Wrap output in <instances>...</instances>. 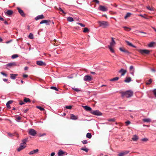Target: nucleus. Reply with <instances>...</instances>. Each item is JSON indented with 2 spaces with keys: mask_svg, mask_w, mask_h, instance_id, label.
Wrapping results in <instances>:
<instances>
[{
  "mask_svg": "<svg viewBox=\"0 0 156 156\" xmlns=\"http://www.w3.org/2000/svg\"><path fill=\"white\" fill-rule=\"evenodd\" d=\"M121 94L122 97H126L127 98H129L133 95V92L131 90H128L125 92H122Z\"/></svg>",
  "mask_w": 156,
  "mask_h": 156,
  "instance_id": "1",
  "label": "nucleus"
},
{
  "mask_svg": "<svg viewBox=\"0 0 156 156\" xmlns=\"http://www.w3.org/2000/svg\"><path fill=\"white\" fill-rule=\"evenodd\" d=\"M115 44V42L114 40V38H112V41L110 43V44L108 46V48L110 51L112 53H114V51L113 48V47L114 46Z\"/></svg>",
  "mask_w": 156,
  "mask_h": 156,
  "instance_id": "2",
  "label": "nucleus"
},
{
  "mask_svg": "<svg viewBox=\"0 0 156 156\" xmlns=\"http://www.w3.org/2000/svg\"><path fill=\"white\" fill-rule=\"evenodd\" d=\"M98 23L100 24V26L104 28L106 27L108 25V24L107 22L105 21H99Z\"/></svg>",
  "mask_w": 156,
  "mask_h": 156,
  "instance_id": "3",
  "label": "nucleus"
},
{
  "mask_svg": "<svg viewBox=\"0 0 156 156\" xmlns=\"http://www.w3.org/2000/svg\"><path fill=\"white\" fill-rule=\"evenodd\" d=\"M90 112L93 115L98 116H100L102 115V113L101 112L97 110L95 111L92 110Z\"/></svg>",
  "mask_w": 156,
  "mask_h": 156,
  "instance_id": "4",
  "label": "nucleus"
},
{
  "mask_svg": "<svg viewBox=\"0 0 156 156\" xmlns=\"http://www.w3.org/2000/svg\"><path fill=\"white\" fill-rule=\"evenodd\" d=\"M137 51L142 54H148L150 52V51L149 50L146 49H139Z\"/></svg>",
  "mask_w": 156,
  "mask_h": 156,
  "instance_id": "5",
  "label": "nucleus"
},
{
  "mask_svg": "<svg viewBox=\"0 0 156 156\" xmlns=\"http://www.w3.org/2000/svg\"><path fill=\"white\" fill-rule=\"evenodd\" d=\"M98 9L101 11L103 12H105L108 10V8L107 7L101 5L99 6Z\"/></svg>",
  "mask_w": 156,
  "mask_h": 156,
  "instance_id": "6",
  "label": "nucleus"
},
{
  "mask_svg": "<svg viewBox=\"0 0 156 156\" xmlns=\"http://www.w3.org/2000/svg\"><path fill=\"white\" fill-rule=\"evenodd\" d=\"M29 133L30 135L34 136L37 133L36 131L33 129H30L29 131Z\"/></svg>",
  "mask_w": 156,
  "mask_h": 156,
  "instance_id": "7",
  "label": "nucleus"
},
{
  "mask_svg": "<svg viewBox=\"0 0 156 156\" xmlns=\"http://www.w3.org/2000/svg\"><path fill=\"white\" fill-rule=\"evenodd\" d=\"M67 153L66 152L62 150H59L58 153V156H62L63 155H67Z\"/></svg>",
  "mask_w": 156,
  "mask_h": 156,
  "instance_id": "8",
  "label": "nucleus"
},
{
  "mask_svg": "<svg viewBox=\"0 0 156 156\" xmlns=\"http://www.w3.org/2000/svg\"><path fill=\"white\" fill-rule=\"evenodd\" d=\"M129 71L130 72V73L132 75V76H134V73L135 72V69L134 68V67L132 66H130L129 68Z\"/></svg>",
  "mask_w": 156,
  "mask_h": 156,
  "instance_id": "9",
  "label": "nucleus"
},
{
  "mask_svg": "<svg viewBox=\"0 0 156 156\" xmlns=\"http://www.w3.org/2000/svg\"><path fill=\"white\" fill-rule=\"evenodd\" d=\"M83 80L84 81H90L92 80V78L91 76L87 75L84 76Z\"/></svg>",
  "mask_w": 156,
  "mask_h": 156,
  "instance_id": "10",
  "label": "nucleus"
},
{
  "mask_svg": "<svg viewBox=\"0 0 156 156\" xmlns=\"http://www.w3.org/2000/svg\"><path fill=\"white\" fill-rule=\"evenodd\" d=\"M119 49L121 51L124 52L127 55H129L130 53V52H129L128 50H126L123 48L120 47L119 48Z\"/></svg>",
  "mask_w": 156,
  "mask_h": 156,
  "instance_id": "11",
  "label": "nucleus"
},
{
  "mask_svg": "<svg viewBox=\"0 0 156 156\" xmlns=\"http://www.w3.org/2000/svg\"><path fill=\"white\" fill-rule=\"evenodd\" d=\"M17 9L18 10L19 12L20 13L22 16L23 17L25 16V14H24L23 10H22L19 7L17 8Z\"/></svg>",
  "mask_w": 156,
  "mask_h": 156,
  "instance_id": "12",
  "label": "nucleus"
},
{
  "mask_svg": "<svg viewBox=\"0 0 156 156\" xmlns=\"http://www.w3.org/2000/svg\"><path fill=\"white\" fill-rule=\"evenodd\" d=\"M39 151V150L38 149H36L34 150L33 151H30L29 153V154L30 155H32L34 154H35L38 153Z\"/></svg>",
  "mask_w": 156,
  "mask_h": 156,
  "instance_id": "13",
  "label": "nucleus"
},
{
  "mask_svg": "<svg viewBox=\"0 0 156 156\" xmlns=\"http://www.w3.org/2000/svg\"><path fill=\"white\" fill-rule=\"evenodd\" d=\"M26 147V146H24L23 145H22V144H20V146L17 149V151H20L21 150H23Z\"/></svg>",
  "mask_w": 156,
  "mask_h": 156,
  "instance_id": "14",
  "label": "nucleus"
},
{
  "mask_svg": "<svg viewBox=\"0 0 156 156\" xmlns=\"http://www.w3.org/2000/svg\"><path fill=\"white\" fill-rule=\"evenodd\" d=\"M82 106L87 111H91V112L92 111V108L89 106Z\"/></svg>",
  "mask_w": 156,
  "mask_h": 156,
  "instance_id": "15",
  "label": "nucleus"
},
{
  "mask_svg": "<svg viewBox=\"0 0 156 156\" xmlns=\"http://www.w3.org/2000/svg\"><path fill=\"white\" fill-rule=\"evenodd\" d=\"M78 116H75L73 114H71L70 115V119H71L76 120L77 119Z\"/></svg>",
  "mask_w": 156,
  "mask_h": 156,
  "instance_id": "16",
  "label": "nucleus"
},
{
  "mask_svg": "<svg viewBox=\"0 0 156 156\" xmlns=\"http://www.w3.org/2000/svg\"><path fill=\"white\" fill-rule=\"evenodd\" d=\"M119 72L121 73V76H123L125 74L126 72V70H125L122 69L119 71Z\"/></svg>",
  "mask_w": 156,
  "mask_h": 156,
  "instance_id": "17",
  "label": "nucleus"
},
{
  "mask_svg": "<svg viewBox=\"0 0 156 156\" xmlns=\"http://www.w3.org/2000/svg\"><path fill=\"white\" fill-rule=\"evenodd\" d=\"M44 17V16L43 15H39L36 17L35 19L37 20L39 19H43Z\"/></svg>",
  "mask_w": 156,
  "mask_h": 156,
  "instance_id": "18",
  "label": "nucleus"
},
{
  "mask_svg": "<svg viewBox=\"0 0 156 156\" xmlns=\"http://www.w3.org/2000/svg\"><path fill=\"white\" fill-rule=\"evenodd\" d=\"M37 64L39 66H43L45 65V63L42 61H37L36 62Z\"/></svg>",
  "mask_w": 156,
  "mask_h": 156,
  "instance_id": "19",
  "label": "nucleus"
},
{
  "mask_svg": "<svg viewBox=\"0 0 156 156\" xmlns=\"http://www.w3.org/2000/svg\"><path fill=\"white\" fill-rule=\"evenodd\" d=\"M138 139L139 138L138 136L136 135H135L133 136V137L132 138V140L134 141H137Z\"/></svg>",
  "mask_w": 156,
  "mask_h": 156,
  "instance_id": "20",
  "label": "nucleus"
},
{
  "mask_svg": "<svg viewBox=\"0 0 156 156\" xmlns=\"http://www.w3.org/2000/svg\"><path fill=\"white\" fill-rule=\"evenodd\" d=\"M12 13L13 11L11 10H8L5 13V14L6 15H8V16L11 15L12 14Z\"/></svg>",
  "mask_w": 156,
  "mask_h": 156,
  "instance_id": "21",
  "label": "nucleus"
},
{
  "mask_svg": "<svg viewBox=\"0 0 156 156\" xmlns=\"http://www.w3.org/2000/svg\"><path fill=\"white\" fill-rule=\"evenodd\" d=\"M142 120L144 122H150L151 121V119L150 118L144 119Z\"/></svg>",
  "mask_w": 156,
  "mask_h": 156,
  "instance_id": "22",
  "label": "nucleus"
},
{
  "mask_svg": "<svg viewBox=\"0 0 156 156\" xmlns=\"http://www.w3.org/2000/svg\"><path fill=\"white\" fill-rule=\"evenodd\" d=\"M126 42L127 43V44L129 46L132 47L134 48H136V46L133 45L131 43L128 41H126Z\"/></svg>",
  "mask_w": 156,
  "mask_h": 156,
  "instance_id": "23",
  "label": "nucleus"
},
{
  "mask_svg": "<svg viewBox=\"0 0 156 156\" xmlns=\"http://www.w3.org/2000/svg\"><path fill=\"white\" fill-rule=\"evenodd\" d=\"M131 78L130 77H126L124 80L126 83H129L131 81Z\"/></svg>",
  "mask_w": 156,
  "mask_h": 156,
  "instance_id": "24",
  "label": "nucleus"
},
{
  "mask_svg": "<svg viewBox=\"0 0 156 156\" xmlns=\"http://www.w3.org/2000/svg\"><path fill=\"white\" fill-rule=\"evenodd\" d=\"M17 75V74H10V77L12 79L15 80L16 78V76Z\"/></svg>",
  "mask_w": 156,
  "mask_h": 156,
  "instance_id": "25",
  "label": "nucleus"
},
{
  "mask_svg": "<svg viewBox=\"0 0 156 156\" xmlns=\"http://www.w3.org/2000/svg\"><path fill=\"white\" fill-rule=\"evenodd\" d=\"M146 8L148 10L151 11H154V10L153 8L151 7L150 6H147L146 7Z\"/></svg>",
  "mask_w": 156,
  "mask_h": 156,
  "instance_id": "26",
  "label": "nucleus"
},
{
  "mask_svg": "<svg viewBox=\"0 0 156 156\" xmlns=\"http://www.w3.org/2000/svg\"><path fill=\"white\" fill-rule=\"evenodd\" d=\"M67 20L69 22H73L74 21L73 18L71 17H69L67 18Z\"/></svg>",
  "mask_w": 156,
  "mask_h": 156,
  "instance_id": "27",
  "label": "nucleus"
},
{
  "mask_svg": "<svg viewBox=\"0 0 156 156\" xmlns=\"http://www.w3.org/2000/svg\"><path fill=\"white\" fill-rule=\"evenodd\" d=\"M92 136L91 135V133H88L87 134L86 137L87 138L90 139L91 137Z\"/></svg>",
  "mask_w": 156,
  "mask_h": 156,
  "instance_id": "28",
  "label": "nucleus"
},
{
  "mask_svg": "<svg viewBox=\"0 0 156 156\" xmlns=\"http://www.w3.org/2000/svg\"><path fill=\"white\" fill-rule=\"evenodd\" d=\"M72 88L73 90H74L77 92L81 91V90L80 89H79V88Z\"/></svg>",
  "mask_w": 156,
  "mask_h": 156,
  "instance_id": "29",
  "label": "nucleus"
},
{
  "mask_svg": "<svg viewBox=\"0 0 156 156\" xmlns=\"http://www.w3.org/2000/svg\"><path fill=\"white\" fill-rule=\"evenodd\" d=\"M24 101L25 102L29 103L30 102V100L28 98H25L24 99Z\"/></svg>",
  "mask_w": 156,
  "mask_h": 156,
  "instance_id": "30",
  "label": "nucleus"
},
{
  "mask_svg": "<svg viewBox=\"0 0 156 156\" xmlns=\"http://www.w3.org/2000/svg\"><path fill=\"white\" fill-rule=\"evenodd\" d=\"M154 42H151L148 44V46L149 47H152L154 45Z\"/></svg>",
  "mask_w": 156,
  "mask_h": 156,
  "instance_id": "31",
  "label": "nucleus"
},
{
  "mask_svg": "<svg viewBox=\"0 0 156 156\" xmlns=\"http://www.w3.org/2000/svg\"><path fill=\"white\" fill-rule=\"evenodd\" d=\"M18 57V55L17 54H14L12 56L11 58L12 59Z\"/></svg>",
  "mask_w": 156,
  "mask_h": 156,
  "instance_id": "32",
  "label": "nucleus"
},
{
  "mask_svg": "<svg viewBox=\"0 0 156 156\" xmlns=\"http://www.w3.org/2000/svg\"><path fill=\"white\" fill-rule=\"evenodd\" d=\"M123 28L125 30L127 31H129L131 30V28L126 27H124Z\"/></svg>",
  "mask_w": 156,
  "mask_h": 156,
  "instance_id": "33",
  "label": "nucleus"
},
{
  "mask_svg": "<svg viewBox=\"0 0 156 156\" xmlns=\"http://www.w3.org/2000/svg\"><path fill=\"white\" fill-rule=\"evenodd\" d=\"M131 14L130 13H129V12L127 13L126 14V15L125 16V18L126 19L127 17H129L130 16V15H131Z\"/></svg>",
  "mask_w": 156,
  "mask_h": 156,
  "instance_id": "34",
  "label": "nucleus"
},
{
  "mask_svg": "<svg viewBox=\"0 0 156 156\" xmlns=\"http://www.w3.org/2000/svg\"><path fill=\"white\" fill-rule=\"evenodd\" d=\"M119 79V77H115L113 78H112L110 80V81H116L118 80Z\"/></svg>",
  "mask_w": 156,
  "mask_h": 156,
  "instance_id": "35",
  "label": "nucleus"
},
{
  "mask_svg": "<svg viewBox=\"0 0 156 156\" xmlns=\"http://www.w3.org/2000/svg\"><path fill=\"white\" fill-rule=\"evenodd\" d=\"M15 62H12L8 64H7V66H11L13 65H15Z\"/></svg>",
  "mask_w": 156,
  "mask_h": 156,
  "instance_id": "36",
  "label": "nucleus"
},
{
  "mask_svg": "<svg viewBox=\"0 0 156 156\" xmlns=\"http://www.w3.org/2000/svg\"><path fill=\"white\" fill-rule=\"evenodd\" d=\"M28 37L30 39H33L34 38L33 34L31 33H30L28 36Z\"/></svg>",
  "mask_w": 156,
  "mask_h": 156,
  "instance_id": "37",
  "label": "nucleus"
},
{
  "mask_svg": "<svg viewBox=\"0 0 156 156\" xmlns=\"http://www.w3.org/2000/svg\"><path fill=\"white\" fill-rule=\"evenodd\" d=\"M27 140V139H24L22 141V143H21V144H22V145L25 144H26V142Z\"/></svg>",
  "mask_w": 156,
  "mask_h": 156,
  "instance_id": "38",
  "label": "nucleus"
},
{
  "mask_svg": "<svg viewBox=\"0 0 156 156\" xmlns=\"http://www.w3.org/2000/svg\"><path fill=\"white\" fill-rule=\"evenodd\" d=\"M48 22V21L47 20H44L41 21L40 22V24H42L44 23H47Z\"/></svg>",
  "mask_w": 156,
  "mask_h": 156,
  "instance_id": "39",
  "label": "nucleus"
},
{
  "mask_svg": "<svg viewBox=\"0 0 156 156\" xmlns=\"http://www.w3.org/2000/svg\"><path fill=\"white\" fill-rule=\"evenodd\" d=\"M36 107L37 108L39 109L41 111H43L44 110V108L41 107L39 106H37Z\"/></svg>",
  "mask_w": 156,
  "mask_h": 156,
  "instance_id": "40",
  "label": "nucleus"
},
{
  "mask_svg": "<svg viewBox=\"0 0 156 156\" xmlns=\"http://www.w3.org/2000/svg\"><path fill=\"white\" fill-rule=\"evenodd\" d=\"M81 150L87 152L88 151V149L87 148H82L81 149Z\"/></svg>",
  "mask_w": 156,
  "mask_h": 156,
  "instance_id": "41",
  "label": "nucleus"
},
{
  "mask_svg": "<svg viewBox=\"0 0 156 156\" xmlns=\"http://www.w3.org/2000/svg\"><path fill=\"white\" fill-rule=\"evenodd\" d=\"M50 88L56 91L58 90V89L55 87H51Z\"/></svg>",
  "mask_w": 156,
  "mask_h": 156,
  "instance_id": "42",
  "label": "nucleus"
},
{
  "mask_svg": "<svg viewBox=\"0 0 156 156\" xmlns=\"http://www.w3.org/2000/svg\"><path fill=\"white\" fill-rule=\"evenodd\" d=\"M83 31V32H84V33H86L87 32H88L89 29L87 28H86V27L84 28Z\"/></svg>",
  "mask_w": 156,
  "mask_h": 156,
  "instance_id": "43",
  "label": "nucleus"
},
{
  "mask_svg": "<svg viewBox=\"0 0 156 156\" xmlns=\"http://www.w3.org/2000/svg\"><path fill=\"white\" fill-rule=\"evenodd\" d=\"M76 23L78 25H80L82 27H85V26L84 24L80 23Z\"/></svg>",
  "mask_w": 156,
  "mask_h": 156,
  "instance_id": "44",
  "label": "nucleus"
},
{
  "mask_svg": "<svg viewBox=\"0 0 156 156\" xmlns=\"http://www.w3.org/2000/svg\"><path fill=\"white\" fill-rule=\"evenodd\" d=\"M125 154L124 153V152H122L119 153V154H118V156H124Z\"/></svg>",
  "mask_w": 156,
  "mask_h": 156,
  "instance_id": "45",
  "label": "nucleus"
},
{
  "mask_svg": "<svg viewBox=\"0 0 156 156\" xmlns=\"http://www.w3.org/2000/svg\"><path fill=\"white\" fill-rule=\"evenodd\" d=\"M152 81L151 79H150L148 81V82L146 83V84L147 85H149L151 83Z\"/></svg>",
  "mask_w": 156,
  "mask_h": 156,
  "instance_id": "46",
  "label": "nucleus"
},
{
  "mask_svg": "<svg viewBox=\"0 0 156 156\" xmlns=\"http://www.w3.org/2000/svg\"><path fill=\"white\" fill-rule=\"evenodd\" d=\"M144 15H146V14H144V15H143L142 14H139L138 15V16L142 17H143V18H144L145 19H147L148 18L146 17L145 16H144Z\"/></svg>",
  "mask_w": 156,
  "mask_h": 156,
  "instance_id": "47",
  "label": "nucleus"
},
{
  "mask_svg": "<svg viewBox=\"0 0 156 156\" xmlns=\"http://www.w3.org/2000/svg\"><path fill=\"white\" fill-rule=\"evenodd\" d=\"M58 9L59 11L62 12V13H64L63 10L60 7H59Z\"/></svg>",
  "mask_w": 156,
  "mask_h": 156,
  "instance_id": "48",
  "label": "nucleus"
},
{
  "mask_svg": "<svg viewBox=\"0 0 156 156\" xmlns=\"http://www.w3.org/2000/svg\"><path fill=\"white\" fill-rule=\"evenodd\" d=\"M115 118L110 119H108V121L112 122H114L115 121Z\"/></svg>",
  "mask_w": 156,
  "mask_h": 156,
  "instance_id": "49",
  "label": "nucleus"
},
{
  "mask_svg": "<svg viewBox=\"0 0 156 156\" xmlns=\"http://www.w3.org/2000/svg\"><path fill=\"white\" fill-rule=\"evenodd\" d=\"M7 134H8V136L10 137H12L13 136V135L11 133H7Z\"/></svg>",
  "mask_w": 156,
  "mask_h": 156,
  "instance_id": "50",
  "label": "nucleus"
},
{
  "mask_svg": "<svg viewBox=\"0 0 156 156\" xmlns=\"http://www.w3.org/2000/svg\"><path fill=\"white\" fill-rule=\"evenodd\" d=\"M148 140V139L146 138H144L142 139V140L143 141H147Z\"/></svg>",
  "mask_w": 156,
  "mask_h": 156,
  "instance_id": "51",
  "label": "nucleus"
},
{
  "mask_svg": "<svg viewBox=\"0 0 156 156\" xmlns=\"http://www.w3.org/2000/svg\"><path fill=\"white\" fill-rule=\"evenodd\" d=\"M131 123L129 121H127L125 122V123L126 124V125L127 126Z\"/></svg>",
  "mask_w": 156,
  "mask_h": 156,
  "instance_id": "52",
  "label": "nucleus"
},
{
  "mask_svg": "<svg viewBox=\"0 0 156 156\" xmlns=\"http://www.w3.org/2000/svg\"><path fill=\"white\" fill-rule=\"evenodd\" d=\"M1 73L2 75H3V76H5V77H7V74L3 72H1Z\"/></svg>",
  "mask_w": 156,
  "mask_h": 156,
  "instance_id": "53",
  "label": "nucleus"
},
{
  "mask_svg": "<svg viewBox=\"0 0 156 156\" xmlns=\"http://www.w3.org/2000/svg\"><path fill=\"white\" fill-rule=\"evenodd\" d=\"M21 118L20 117H17L16 118V121L18 122H19V120H20L21 119Z\"/></svg>",
  "mask_w": 156,
  "mask_h": 156,
  "instance_id": "54",
  "label": "nucleus"
},
{
  "mask_svg": "<svg viewBox=\"0 0 156 156\" xmlns=\"http://www.w3.org/2000/svg\"><path fill=\"white\" fill-rule=\"evenodd\" d=\"M66 108H67V109H71L72 108V107L71 106V105H69V106H66Z\"/></svg>",
  "mask_w": 156,
  "mask_h": 156,
  "instance_id": "55",
  "label": "nucleus"
},
{
  "mask_svg": "<svg viewBox=\"0 0 156 156\" xmlns=\"http://www.w3.org/2000/svg\"><path fill=\"white\" fill-rule=\"evenodd\" d=\"M82 143L83 144H87V141L86 140H84L82 141Z\"/></svg>",
  "mask_w": 156,
  "mask_h": 156,
  "instance_id": "56",
  "label": "nucleus"
},
{
  "mask_svg": "<svg viewBox=\"0 0 156 156\" xmlns=\"http://www.w3.org/2000/svg\"><path fill=\"white\" fill-rule=\"evenodd\" d=\"M153 93L155 95V97L156 98V89H155L153 90Z\"/></svg>",
  "mask_w": 156,
  "mask_h": 156,
  "instance_id": "57",
  "label": "nucleus"
},
{
  "mask_svg": "<svg viewBox=\"0 0 156 156\" xmlns=\"http://www.w3.org/2000/svg\"><path fill=\"white\" fill-rule=\"evenodd\" d=\"M6 105L7 107L8 108H10V105H9V104H8V103H7H7L6 104Z\"/></svg>",
  "mask_w": 156,
  "mask_h": 156,
  "instance_id": "58",
  "label": "nucleus"
},
{
  "mask_svg": "<svg viewBox=\"0 0 156 156\" xmlns=\"http://www.w3.org/2000/svg\"><path fill=\"white\" fill-rule=\"evenodd\" d=\"M123 152L125 155L126 154H128L129 152V151H125Z\"/></svg>",
  "mask_w": 156,
  "mask_h": 156,
  "instance_id": "59",
  "label": "nucleus"
},
{
  "mask_svg": "<svg viewBox=\"0 0 156 156\" xmlns=\"http://www.w3.org/2000/svg\"><path fill=\"white\" fill-rule=\"evenodd\" d=\"M93 1L97 3H99V1L98 0H93Z\"/></svg>",
  "mask_w": 156,
  "mask_h": 156,
  "instance_id": "60",
  "label": "nucleus"
},
{
  "mask_svg": "<svg viewBox=\"0 0 156 156\" xmlns=\"http://www.w3.org/2000/svg\"><path fill=\"white\" fill-rule=\"evenodd\" d=\"M13 101H9L8 102H7V103H8V104H10L12 103Z\"/></svg>",
  "mask_w": 156,
  "mask_h": 156,
  "instance_id": "61",
  "label": "nucleus"
},
{
  "mask_svg": "<svg viewBox=\"0 0 156 156\" xmlns=\"http://www.w3.org/2000/svg\"><path fill=\"white\" fill-rule=\"evenodd\" d=\"M23 77H24V78H27L28 77V75H26V74H23Z\"/></svg>",
  "mask_w": 156,
  "mask_h": 156,
  "instance_id": "62",
  "label": "nucleus"
},
{
  "mask_svg": "<svg viewBox=\"0 0 156 156\" xmlns=\"http://www.w3.org/2000/svg\"><path fill=\"white\" fill-rule=\"evenodd\" d=\"M55 154V152H52L51 153L50 155L51 156H54Z\"/></svg>",
  "mask_w": 156,
  "mask_h": 156,
  "instance_id": "63",
  "label": "nucleus"
},
{
  "mask_svg": "<svg viewBox=\"0 0 156 156\" xmlns=\"http://www.w3.org/2000/svg\"><path fill=\"white\" fill-rule=\"evenodd\" d=\"M139 32L141 33H142V34H146L147 33H146V32H142V31H139Z\"/></svg>",
  "mask_w": 156,
  "mask_h": 156,
  "instance_id": "64",
  "label": "nucleus"
}]
</instances>
